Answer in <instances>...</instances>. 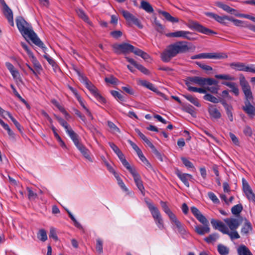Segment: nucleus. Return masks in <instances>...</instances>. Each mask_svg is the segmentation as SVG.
I'll return each mask as SVG.
<instances>
[{"mask_svg": "<svg viewBox=\"0 0 255 255\" xmlns=\"http://www.w3.org/2000/svg\"><path fill=\"white\" fill-rule=\"evenodd\" d=\"M229 20L233 22L234 25L237 26H242V24L244 23L243 21L237 19H235L232 17H230Z\"/></svg>", "mask_w": 255, "mask_h": 255, "instance_id": "obj_63", "label": "nucleus"}, {"mask_svg": "<svg viewBox=\"0 0 255 255\" xmlns=\"http://www.w3.org/2000/svg\"><path fill=\"white\" fill-rule=\"evenodd\" d=\"M152 217L159 229L162 230L164 228V224L161 214L153 216Z\"/></svg>", "mask_w": 255, "mask_h": 255, "instance_id": "obj_36", "label": "nucleus"}, {"mask_svg": "<svg viewBox=\"0 0 255 255\" xmlns=\"http://www.w3.org/2000/svg\"><path fill=\"white\" fill-rule=\"evenodd\" d=\"M31 56L32 58V61L34 65L35 70H36L37 73H39L42 69V66L40 65V63L38 62V61L36 59L35 57H34V56L33 55H32Z\"/></svg>", "mask_w": 255, "mask_h": 255, "instance_id": "obj_48", "label": "nucleus"}, {"mask_svg": "<svg viewBox=\"0 0 255 255\" xmlns=\"http://www.w3.org/2000/svg\"><path fill=\"white\" fill-rule=\"evenodd\" d=\"M196 64L200 67L202 69L206 71H211L213 70V68L210 66L203 64L200 62H196Z\"/></svg>", "mask_w": 255, "mask_h": 255, "instance_id": "obj_54", "label": "nucleus"}, {"mask_svg": "<svg viewBox=\"0 0 255 255\" xmlns=\"http://www.w3.org/2000/svg\"><path fill=\"white\" fill-rule=\"evenodd\" d=\"M66 132L68 133V134L69 135L71 139L73 140L76 146L81 143L79 142V140L78 135L76 133H75L72 128L71 129H69V130H68L67 132Z\"/></svg>", "mask_w": 255, "mask_h": 255, "instance_id": "obj_30", "label": "nucleus"}, {"mask_svg": "<svg viewBox=\"0 0 255 255\" xmlns=\"http://www.w3.org/2000/svg\"><path fill=\"white\" fill-rule=\"evenodd\" d=\"M246 98L245 101H251L253 100V96L250 87L247 88H244L242 90Z\"/></svg>", "mask_w": 255, "mask_h": 255, "instance_id": "obj_42", "label": "nucleus"}, {"mask_svg": "<svg viewBox=\"0 0 255 255\" xmlns=\"http://www.w3.org/2000/svg\"><path fill=\"white\" fill-rule=\"evenodd\" d=\"M144 201L147 205L151 215L152 216H155L156 215L160 214V213L159 211V210L157 209V207H156L153 203L149 201V200L147 198L144 199Z\"/></svg>", "mask_w": 255, "mask_h": 255, "instance_id": "obj_20", "label": "nucleus"}, {"mask_svg": "<svg viewBox=\"0 0 255 255\" xmlns=\"http://www.w3.org/2000/svg\"><path fill=\"white\" fill-rule=\"evenodd\" d=\"M240 85L242 87V90L244 89V88H249L250 86H249L248 83L246 81L244 76H242L240 77Z\"/></svg>", "mask_w": 255, "mask_h": 255, "instance_id": "obj_58", "label": "nucleus"}, {"mask_svg": "<svg viewBox=\"0 0 255 255\" xmlns=\"http://www.w3.org/2000/svg\"><path fill=\"white\" fill-rule=\"evenodd\" d=\"M139 83L141 86L147 88L152 91L157 92V89L151 83H150L149 82L144 80H139Z\"/></svg>", "mask_w": 255, "mask_h": 255, "instance_id": "obj_25", "label": "nucleus"}, {"mask_svg": "<svg viewBox=\"0 0 255 255\" xmlns=\"http://www.w3.org/2000/svg\"><path fill=\"white\" fill-rule=\"evenodd\" d=\"M170 220L176 226L178 233L181 235H184L185 234L186 231L184 226L177 219L176 216L171 219Z\"/></svg>", "mask_w": 255, "mask_h": 255, "instance_id": "obj_18", "label": "nucleus"}, {"mask_svg": "<svg viewBox=\"0 0 255 255\" xmlns=\"http://www.w3.org/2000/svg\"><path fill=\"white\" fill-rule=\"evenodd\" d=\"M200 58H209L215 59H223L228 58L226 53L223 52H212V53H200Z\"/></svg>", "mask_w": 255, "mask_h": 255, "instance_id": "obj_8", "label": "nucleus"}, {"mask_svg": "<svg viewBox=\"0 0 255 255\" xmlns=\"http://www.w3.org/2000/svg\"><path fill=\"white\" fill-rule=\"evenodd\" d=\"M185 85L189 87H193L191 84H195L203 86V77L199 76L188 77L185 80Z\"/></svg>", "mask_w": 255, "mask_h": 255, "instance_id": "obj_11", "label": "nucleus"}, {"mask_svg": "<svg viewBox=\"0 0 255 255\" xmlns=\"http://www.w3.org/2000/svg\"><path fill=\"white\" fill-rule=\"evenodd\" d=\"M243 206L242 204H239L233 206L231 209V212L233 214L235 215H239L243 210Z\"/></svg>", "mask_w": 255, "mask_h": 255, "instance_id": "obj_45", "label": "nucleus"}, {"mask_svg": "<svg viewBox=\"0 0 255 255\" xmlns=\"http://www.w3.org/2000/svg\"><path fill=\"white\" fill-rule=\"evenodd\" d=\"M191 47L185 41H179L171 44L161 54V59L164 62H168L179 53L189 51Z\"/></svg>", "mask_w": 255, "mask_h": 255, "instance_id": "obj_2", "label": "nucleus"}, {"mask_svg": "<svg viewBox=\"0 0 255 255\" xmlns=\"http://www.w3.org/2000/svg\"><path fill=\"white\" fill-rule=\"evenodd\" d=\"M105 80L106 82L114 85L116 84L118 82V79L113 76H111L110 77H106Z\"/></svg>", "mask_w": 255, "mask_h": 255, "instance_id": "obj_59", "label": "nucleus"}, {"mask_svg": "<svg viewBox=\"0 0 255 255\" xmlns=\"http://www.w3.org/2000/svg\"><path fill=\"white\" fill-rule=\"evenodd\" d=\"M238 255H253L249 249L244 245L239 247L237 249Z\"/></svg>", "mask_w": 255, "mask_h": 255, "instance_id": "obj_28", "label": "nucleus"}, {"mask_svg": "<svg viewBox=\"0 0 255 255\" xmlns=\"http://www.w3.org/2000/svg\"><path fill=\"white\" fill-rule=\"evenodd\" d=\"M189 27L199 32L202 33L207 35H210L212 34H216L217 32L206 28L197 22L192 21L190 23Z\"/></svg>", "mask_w": 255, "mask_h": 255, "instance_id": "obj_5", "label": "nucleus"}, {"mask_svg": "<svg viewBox=\"0 0 255 255\" xmlns=\"http://www.w3.org/2000/svg\"><path fill=\"white\" fill-rule=\"evenodd\" d=\"M218 83V82L213 79V78H203V86H205V85H217Z\"/></svg>", "mask_w": 255, "mask_h": 255, "instance_id": "obj_43", "label": "nucleus"}, {"mask_svg": "<svg viewBox=\"0 0 255 255\" xmlns=\"http://www.w3.org/2000/svg\"><path fill=\"white\" fill-rule=\"evenodd\" d=\"M219 236L218 234L214 233L210 235L208 237L205 238V241L208 244L212 243L215 242Z\"/></svg>", "mask_w": 255, "mask_h": 255, "instance_id": "obj_47", "label": "nucleus"}, {"mask_svg": "<svg viewBox=\"0 0 255 255\" xmlns=\"http://www.w3.org/2000/svg\"><path fill=\"white\" fill-rule=\"evenodd\" d=\"M3 13L6 18H7L9 24L12 26H14L13 13L11 9L8 6L3 9Z\"/></svg>", "mask_w": 255, "mask_h": 255, "instance_id": "obj_21", "label": "nucleus"}, {"mask_svg": "<svg viewBox=\"0 0 255 255\" xmlns=\"http://www.w3.org/2000/svg\"><path fill=\"white\" fill-rule=\"evenodd\" d=\"M117 155L120 159L123 165L129 171L132 169L130 166L129 163L126 159L124 155L123 154L121 151L117 153Z\"/></svg>", "mask_w": 255, "mask_h": 255, "instance_id": "obj_31", "label": "nucleus"}, {"mask_svg": "<svg viewBox=\"0 0 255 255\" xmlns=\"http://www.w3.org/2000/svg\"><path fill=\"white\" fill-rule=\"evenodd\" d=\"M121 12L128 23H132L137 26L139 28H142L143 25L140 20L132 14L126 10H121Z\"/></svg>", "mask_w": 255, "mask_h": 255, "instance_id": "obj_4", "label": "nucleus"}, {"mask_svg": "<svg viewBox=\"0 0 255 255\" xmlns=\"http://www.w3.org/2000/svg\"><path fill=\"white\" fill-rule=\"evenodd\" d=\"M161 206L164 211V212L168 216L170 220L172 219L173 217L175 216V214H173L169 208L168 206L167 205V203L162 201H161L160 202Z\"/></svg>", "mask_w": 255, "mask_h": 255, "instance_id": "obj_26", "label": "nucleus"}, {"mask_svg": "<svg viewBox=\"0 0 255 255\" xmlns=\"http://www.w3.org/2000/svg\"><path fill=\"white\" fill-rule=\"evenodd\" d=\"M46 49H47V48H46ZM42 50H43L44 52L45 53V54L43 55V57L47 60V61H48L49 64L50 65H51L52 67H54L56 66V64L55 61L48 54H47L45 52V51L46 49H45V50H44L42 49Z\"/></svg>", "mask_w": 255, "mask_h": 255, "instance_id": "obj_52", "label": "nucleus"}, {"mask_svg": "<svg viewBox=\"0 0 255 255\" xmlns=\"http://www.w3.org/2000/svg\"><path fill=\"white\" fill-rule=\"evenodd\" d=\"M203 98L204 100L214 104H217L219 102V99L210 94H206Z\"/></svg>", "mask_w": 255, "mask_h": 255, "instance_id": "obj_44", "label": "nucleus"}, {"mask_svg": "<svg viewBox=\"0 0 255 255\" xmlns=\"http://www.w3.org/2000/svg\"><path fill=\"white\" fill-rule=\"evenodd\" d=\"M230 66L235 70L238 71H242L246 72H250L255 73V65H251V66H246L243 63L233 62L230 64Z\"/></svg>", "mask_w": 255, "mask_h": 255, "instance_id": "obj_6", "label": "nucleus"}, {"mask_svg": "<svg viewBox=\"0 0 255 255\" xmlns=\"http://www.w3.org/2000/svg\"><path fill=\"white\" fill-rule=\"evenodd\" d=\"M222 84L230 88L231 91L236 95L238 96L239 94V90L237 84L234 82H223Z\"/></svg>", "mask_w": 255, "mask_h": 255, "instance_id": "obj_22", "label": "nucleus"}, {"mask_svg": "<svg viewBox=\"0 0 255 255\" xmlns=\"http://www.w3.org/2000/svg\"><path fill=\"white\" fill-rule=\"evenodd\" d=\"M253 230L252 226L251 223L246 220L245 224L241 229V233L244 235H248Z\"/></svg>", "mask_w": 255, "mask_h": 255, "instance_id": "obj_29", "label": "nucleus"}, {"mask_svg": "<svg viewBox=\"0 0 255 255\" xmlns=\"http://www.w3.org/2000/svg\"><path fill=\"white\" fill-rule=\"evenodd\" d=\"M176 174L184 185L186 187H189V183L188 180H190L193 179L192 175L187 173H182L179 170H177L176 172Z\"/></svg>", "mask_w": 255, "mask_h": 255, "instance_id": "obj_14", "label": "nucleus"}, {"mask_svg": "<svg viewBox=\"0 0 255 255\" xmlns=\"http://www.w3.org/2000/svg\"><path fill=\"white\" fill-rule=\"evenodd\" d=\"M76 11L80 18L82 19L86 22H87L89 24H91V22L89 20L88 16L86 14L83 9L81 8H77L76 9Z\"/></svg>", "mask_w": 255, "mask_h": 255, "instance_id": "obj_33", "label": "nucleus"}, {"mask_svg": "<svg viewBox=\"0 0 255 255\" xmlns=\"http://www.w3.org/2000/svg\"><path fill=\"white\" fill-rule=\"evenodd\" d=\"M6 115L10 119L11 121L13 122L15 126L16 127L17 129L20 131L22 132V128L19 123L12 117L10 113H6Z\"/></svg>", "mask_w": 255, "mask_h": 255, "instance_id": "obj_51", "label": "nucleus"}, {"mask_svg": "<svg viewBox=\"0 0 255 255\" xmlns=\"http://www.w3.org/2000/svg\"><path fill=\"white\" fill-rule=\"evenodd\" d=\"M55 117L59 124L65 129L66 132L71 129L69 124L64 119L56 115H55Z\"/></svg>", "mask_w": 255, "mask_h": 255, "instance_id": "obj_40", "label": "nucleus"}, {"mask_svg": "<svg viewBox=\"0 0 255 255\" xmlns=\"http://www.w3.org/2000/svg\"><path fill=\"white\" fill-rule=\"evenodd\" d=\"M181 160L183 163L186 166L187 168H193L194 166L192 163L188 160L185 157H182Z\"/></svg>", "mask_w": 255, "mask_h": 255, "instance_id": "obj_62", "label": "nucleus"}, {"mask_svg": "<svg viewBox=\"0 0 255 255\" xmlns=\"http://www.w3.org/2000/svg\"><path fill=\"white\" fill-rule=\"evenodd\" d=\"M211 223L215 229L219 230L223 234H225L228 228L221 221L215 220H212Z\"/></svg>", "mask_w": 255, "mask_h": 255, "instance_id": "obj_16", "label": "nucleus"}, {"mask_svg": "<svg viewBox=\"0 0 255 255\" xmlns=\"http://www.w3.org/2000/svg\"><path fill=\"white\" fill-rule=\"evenodd\" d=\"M196 218L200 223L203 224V225H208V224H209V222L201 213Z\"/></svg>", "mask_w": 255, "mask_h": 255, "instance_id": "obj_53", "label": "nucleus"}, {"mask_svg": "<svg viewBox=\"0 0 255 255\" xmlns=\"http://www.w3.org/2000/svg\"><path fill=\"white\" fill-rule=\"evenodd\" d=\"M217 250L221 255H228L229 253V249L222 244L218 245Z\"/></svg>", "mask_w": 255, "mask_h": 255, "instance_id": "obj_38", "label": "nucleus"}, {"mask_svg": "<svg viewBox=\"0 0 255 255\" xmlns=\"http://www.w3.org/2000/svg\"><path fill=\"white\" fill-rule=\"evenodd\" d=\"M215 78L218 79H222L225 80L233 81L235 80V78L229 74H219L216 75Z\"/></svg>", "mask_w": 255, "mask_h": 255, "instance_id": "obj_49", "label": "nucleus"}, {"mask_svg": "<svg viewBox=\"0 0 255 255\" xmlns=\"http://www.w3.org/2000/svg\"><path fill=\"white\" fill-rule=\"evenodd\" d=\"M208 112L212 118L218 119L221 117L220 112L215 106L210 105L208 109Z\"/></svg>", "mask_w": 255, "mask_h": 255, "instance_id": "obj_19", "label": "nucleus"}, {"mask_svg": "<svg viewBox=\"0 0 255 255\" xmlns=\"http://www.w3.org/2000/svg\"><path fill=\"white\" fill-rule=\"evenodd\" d=\"M243 189L247 198L250 200L255 203V195L252 189L246 180L243 179Z\"/></svg>", "mask_w": 255, "mask_h": 255, "instance_id": "obj_10", "label": "nucleus"}, {"mask_svg": "<svg viewBox=\"0 0 255 255\" xmlns=\"http://www.w3.org/2000/svg\"><path fill=\"white\" fill-rule=\"evenodd\" d=\"M16 23L18 29L26 41H28L27 38H28L36 45L44 50L46 49L44 43L33 30L31 25L27 22L22 16H19L16 17Z\"/></svg>", "mask_w": 255, "mask_h": 255, "instance_id": "obj_1", "label": "nucleus"}, {"mask_svg": "<svg viewBox=\"0 0 255 255\" xmlns=\"http://www.w3.org/2000/svg\"><path fill=\"white\" fill-rule=\"evenodd\" d=\"M139 158L143 162L147 167L152 168L151 165L149 163L148 161L147 160V159L145 158V157L143 154L141 150L138 151V152L137 153Z\"/></svg>", "mask_w": 255, "mask_h": 255, "instance_id": "obj_50", "label": "nucleus"}, {"mask_svg": "<svg viewBox=\"0 0 255 255\" xmlns=\"http://www.w3.org/2000/svg\"><path fill=\"white\" fill-rule=\"evenodd\" d=\"M28 198L29 200H34L37 197L36 193H34L30 188L27 187Z\"/></svg>", "mask_w": 255, "mask_h": 255, "instance_id": "obj_60", "label": "nucleus"}, {"mask_svg": "<svg viewBox=\"0 0 255 255\" xmlns=\"http://www.w3.org/2000/svg\"><path fill=\"white\" fill-rule=\"evenodd\" d=\"M126 59L133 66L136 68L138 70L141 71L142 73L145 75H149L150 72L147 69L144 67L142 65L137 63L134 59L132 58H129L128 57H126Z\"/></svg>", "mask_w": 255, "mask_h": 255, "instance_id": "obj_15", "label": "nucleus"}, {"mask_svg": "<svg viewBox=\"0 0 255 255\" xmlns=\"http://www.w3.org/2000/svg\"><path fill=\"white\" fill-rule=\"evenodd\" d=\"M183 96L187 100H188L189 101H190L191 103H192L196 107H199L201 106L199 100L197 98L194 97L191 95H183Z\"/></svg>", "mask_w": 255, "mask_h": 255, "instance_id": "obj_37", "label": "nucleus"}, {"mask_svg": "<svg viewBox=\"0 0 255 255\" xmlns=\"http://www.w3.org/2000/svg\"><path fill=\"white\" fill-rule=\"evenodd\" d=\"M111 93L115 98H118L121 101H125L124 97L119 92L113 90L111 91Z\"/></svg>", "mask_w": 255, "mask_h": 255, "instance_id": "obj_55", "label": "nucleus"}, {"mask_svg": "<svg viewBox=\"0 0 255 255\" xmlns=\"http://www.w3.org/2000/svg\"><path fill=\"white\" fill-rule=\"evenodd\" d=\"M151 150L158 160L160 161H163V160L162 154L156 149L155 147Z\"/></svg>", "mask_w": 255, "mask_h": 255, "instance_id": "obj_64", "label": "nucleus"}, {"mask_svg": "<svg viewBox=\"0 0 255 255\" xmlns=\"http://www.w3.org/2000/svg\"><path fill=\"white\" fill-rule=\"evenodd\" d=\"M209 198L214 203H219L220 202L219 200L216 196V195L213 192H209L208 193Z\"/></svg>", "mask_w": 255, "mask_h": 255, "instance_id": "obj_61", "label": "nucleus"}, {"mask_svg": "<svg viewBox=\"0 0 255 255\" xmlns=\"http://www.w3.org/2000/svg\"><path fill=\"white\" fill-rule=\"evenodd\" d=\"M229 17L230 16H228L225 15L223 16H221L217 14L216 20L220 23L226 24V23L225 21L226 20H229Z\"/></svg>", "mask_w": 255, "mask_h": 255, "instance_id": "obj_57", "label": "nucleus"}, {"mask_svg": "<svg viewBox=\"0 0 255 255\" xmlns=\"http://www.w3.org/2000/svg\"><path fill=\"white\" fill-rule=\"evenodd\" d=\"M224 222L231 230H237L240 225V222L236 218H226L224 219Z\"/></svg>", "mask_w": 255, "mask_h": 255, "instance_id": "obj_12", "label": "nucleus"}, {"mask_svg": "<svg viewBox=\"0 0 255 255\" xmlns=\"http://www.w3.org/2000/svg\"><path fill=\"white\" fill-rule=\"evenodd\" d=\"M103 241L100 238L96 240V250L99 254H102L103 253Z\"/></svg>", "mask_w": 255, "mask_h": 255, "instance_id": "obj_39", "label": "nucleus"}, {"mask_svg": "<svg viewBox=\"0 0 255 255\" xmlns=\"http://www.w3.org/2000/svg\"><path fill=\"white\" fill-rule=\"evenodd\" d=\"M76 147L85 158L89 161L92 162V159L90 155V152L88 149L81 143L77 145Z\"/></svg>", "mask_w": 255, "mask_h": 255, "instance_id": "obj_17", "label": "nucleus"}, {"mask_svg": "<svg viewBox=\"0 0 255 255\" xmlns=\"http://www.w3.org/2000/svg\"><path fill=\"white\" fill-rule=\"evenodd\" d=\"M215 5L223 9L224 10L229 12V13H232V12L235 11V9L234 8H231L229 5L224 4L221 2L220 1H217L215 2Z\"/></svg>", "mask_w": 255, "mask_h": 255, "instance_id": "obj_34", "label": "nucleus"}, {"mask_svg": "<svg viewBox=\"0 0 255 255\" xmlns=\"http://www.w3.org/2000/svg\"><path fill=\"white\" fill-rule=\"evenodd\" d=\"M37 238L42 242L46 241L47 239L46 231L43 229H40L37 233Z\"/></svg>", "mask_w": 255, "mask_h": 255, "instance_id": "obj_46", "label": "nucleus"}, {"mask_svg": "<svg viewBox=\"0 0 255 255\" xmlns=\"http://www.w3.org/2000/svg\"><path fill=\"white\" fill-rule=\"evenodd\" d=\"M192 34L189 31H177L174 32L168 33L166 34V36L168 37H183L188 40H192L194 39L192 37Z\"/></svg>", "mask_w": 255, "mask_h": 255, "instance_id": "obj_9", "label": "nucleus"}, {"mask_svg": "<svg viewBox=\"0 0 255 255\" xmlns=\"http://www.w3.org/2000/svg\"><path fill=\"white\" fill-rule=\"evenodd\" d=\"M130 173L132 174V177L133 178L134 182L139 189V190L141 192V193L143 196L145 195L144 192V188L143 185V182L141 179V177L139 174L134 169L132 168L130 170H129Z\"/></svg>", "mask_w": 255, "mask_h": 255, "instance_id": "obj_7", "label": "nucleus"}, {"mask_svg": "<svg viewBox=\"0 0 255 255\" xmlns=\"http://www.w3.org/2000/svg\"><path fill=\"white\" fill-rule=\"evenodd\" d=\"M243 110L251 118H253L255 116V107L251 104L250 101H245V106L243 107Z\"/></svg>", "mask_w": 255, "mask_h": 255, "instance_id": "obj_13", "label": "nucleus"}, {"mask_svg": "<svg viewBox=\"0 0 255 255\" xmlns=\"http://www.w3.org/2000/svg\"><path fill=\"white\" fill-rule=\"evenodd\" d=\"M82 78L86 87L91 91L93 95L97 92V89L91 84L86 77L82 76Z\"/></svg>", "mask_w": 255, "mask_h": 255, "instance_id": "obj_24", "label": "nucleus"}, {"mask_svg": "<svg viewBox=\"0 0 255 255\" xmlns=\"http://www.w3.org/2000/svg\"><path fill=\"white\" fill-rule=\"evenodd\" d=\"M188 91L190 92H198L205 94L206 93V90L202 88L189 87L187 88Z\"/></svg>", "mask_w": 255, "mask_h": 255, "instance_id": "obj_56", "label": "nucleus"}, {"mask_svg": "<svg viewBox=\"0 0 255 255\" xmlns=\"http://www.w3.org/2000/svg\"><path fill=\"white\" fill-rule=\"evenodd\" d=\"M140 6L142 9L148 13H152L154 11L151 5L146 1H141Z\"/></svg>", "mask_w": 255, "mask_h": 255, "instance_id": "obj_35", "label": "nucleus"}, {"mask_svg": "<svg viewBox=\"0 0 255 255\" xmlns=\"http://www.w3.org/2000/svg\"><path fill=\"white\" fill-rule=\"evenodd\" d=\"M51 129H52V131L53 132L54 136L57 139V140L58 141V142L60 143V146L63 148H66V145L64 142L62 140V138L60 137V136L59 135L58 133L57 132V129L54 127L53 125H52L51 126Z\"/></svg>", "mask_w": 255, "mask_h": 255, "instance_id": "obj_32", "label": "nucleus"}, {"mask_svg": "<svg viewBox=\"0 0 255 255\" xmlns=\"http://www.w3.org/2000/svg\"><path fill=\"white\" fill-rule=\"evenodd\" d=\"M157 11L159 14H162L167 20L170 22L174 23L177 22L179 21L177 18L173 17L169 14V13L166 11H163L160 9H158Z\"/></svg>", "mask_w": 255, "mask_h": 255, "instance_id": "obj_23", "label": "nucleus"}, {"mask_svg": "<svg viewBox=\"0 0 255 255\" xmlns=\"http://www.w3.org/2000/svg\"><path fill=\"white\" fill-rule=\"evenodd\" d=\"M195 231L200 235H203L206 233H208L210 232L209 224L208 225H204V226H197L195 227Z\"/></svg>", "mask_w": 255, "mask_h": 255, "instance_id": "obj_27", "label": "nucleus"}, {"mask_svg": "<svg viewBox=\"0 0 255 255\" xmlns=\"http://www.w3.org/2000/svg\"><path fill=\"white\" fill-rule=\"evenodd\" d=\"M230 232L229 229L227 230L225 234L228 235L231 240H234L235 239H238L240 238V236L239 233L237 232V230H231Z\"/></svg>", "mask_w": 255, "mask_h": 255, "instance_id": "obj_41", "label": "nucleus"}, {"mask_svg": "<svg viewBox=\"0 0 255 255\" xmlns=\"http://www.w3.org/2000/svg\"><path fill=\"white\" fill-rule=\"evenodd\" d=\"M113 48L114 52L117 54H126L130 52L140 56L144 60H147L150 58L147 53L128 43L115 44L113 45Z\"/></svg>", "mask_w": 255, "mask_h": 255, "instance_id": "obj_3", "label": "nucleus"}]
</instances>
